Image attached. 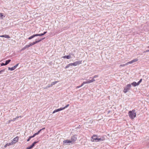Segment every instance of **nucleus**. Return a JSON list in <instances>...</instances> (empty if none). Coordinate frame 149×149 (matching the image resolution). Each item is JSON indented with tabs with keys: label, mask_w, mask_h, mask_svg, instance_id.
I'll return each mask as SVG.
<instances>
[{
	"label": "nucleus",
	"mask_w": 149,
	"mask_h": 149,
	"mask_svg": "<svg viewBox=\"0 0 149 149\" xmlns=\"http://www.w3.org/2000/svg\"><path fill=\"white\" fill-rule=\"evenodd\" d=\"M69 106V104H68L65 107H64V108H65V109L66 108L68 107Z\"/></svg>",
	"instance_id": "c9c22d12"
},
{
	"label": "nucleus",
	"mask_w": 149,
	"mask_h": 149,
	"mask_svg": "<svg viewBox=\"0 0 149 149\" xmlns=\"http://www.w3.org/2000/svg\"><path fill=\"white\" fill-rule=\"evenodd\" d=\"M25 48V49H26V48H27V47H26V45L24 47Z\"/></svg>",
	"instance_id": "13d9d810"
},
{
	"label": "nucleus",
	"mask_w": 149,
	"mask_h": 149,
	"mask_svg": "<svg viewBox=\"0 0 149 149\" xmlns=\"http://www.w3.org/2000/svg\"><path fill=\"white\" fill-rule=\"evenodd\" d=\"M77 137H76L74 135L71 137L70 140L72 143L75 141L77 140Z\"/></svg>",
	"instance_id": "423d86ee"
},
{
	"label": "nucleus",
	"mask_w": 149,
	"mask_h": 149,
	"mask_svg": "<svg viewBox=\"0 0 149 149\" xmlns=\"http://www.w3.org/2000/svg\"><path fill=\"white\" fill-rule=\"evenodd\" d=\"M43 35V33L39 34H36V36H41Z\"/></svg>",
	"instance_id": "bb28decb"
},
{
	"label": "nucleus",
	"mask_w": 149,
	"mask_h": 149,
	"mask_svg": "<svg viewBox=\"0 0 149 149\" xmlns=\"http://www.w3.org/2000/svg\"><path fill=\"white\" fill-rule=\"evenodd\" d=\"M30 47V46L29 45H26V47L28 48V47Z\"/></svg>",
	"instance_id": "c03bdc74"
},
{
	"label": "nucleus",
	"mask_w": 149,
	"mask_h": 149,
	"mask_svg": "<svg viewBox=\"0 0 149 149\" xmlns=\"http://www.w3.org/2000/svg\"><path fill=\"white\" fill-rule=\"evenodd\" d=\"M58 82V81H54V82H53L52 83H51V84L52 85V86L53 85H55V84H56Z\"/></svg>",
	"instance_id": "393cba45"
},
{
	"label": "nucleus",
	"mask_w": 149,
	"mask_h": 149,
	"mask_svg": "<svg viewBox=\"0 0 149 149\" xmlns=\"http://www.w3.org/2000/svg\"><path fill=\"white\" fill-rule=\"evenodd\" d=\"M80 87V86H77L76 87V88H78Z\"/></svg>",
	"instance_id": "a18cd8bd"
},
{
	"label": "nucleus",
	"mask_w": 149,
	"mask_h": 149,
	"mask_svg": "<svg viewBox=\"0 0 149 149\" xmlns=\"http://www.w3.org/2000/svg\"><path fill=\"white\" fill-rule=\"evenodd\" d=\"M12 145V143H6L4 146L5 148H6L7 146H9L10 145Z\"/></svg>",
	"instance_id": "2eb2a0df"
},
{
	"label": "nucleus",
	"mask_w": 149,
	"mask_h": 149,
	"mask_svg": "<svg viewBox=\"0 0 149 149\" xmlns=\"http://www.w3.org/2000/svg\"><path fill=\"white\" fill-rule=\"evenodd\" d=\"M63 58H66L68 59H69L71 58V56L70 55L65 56L63 57Z\"/></svg>",
	"instance_id": "9d476101"
},
{
	"label": "nucleus",
	"mask_w": 149,
	"mask_h": 149,
	"mask_svg": "<svg viewBox=\"0 0 149 149\" xmlns=\"http://www.w3.org/2000/svg\"><path fill=\"white\" fill-rule=\"evenodd\" d=\"M98 77V75H95V76H93V78H92V79L91 80H94V81H93L92 82H93L95 80L94 79V78H97V77Z\"/></svg>",
	"instance_id": "ddd939ff"
},
{
	"label": "nucleus",
	"mask_w": 149,
	"mask_h": 149,
	"mask_svg": "<svg viewBox=\"0 0 149 149\" xmlns=\"http://www.w3.org/2000/svg\"><path fill=\"white\" fill-rule=\"evenodd\" d=\"M132 62L133 63L135 62H136L137 61H138V59L137 58H135L133 60H132Z\"/></svg>",
	"instance_id": "b1692460"
},
{
	"label": "nucleus",
	"mask_w": 149,
	"mask_h": 149,
	"mask_svg": "<svg viewBox=\"0 0 149 149\" xmlns=\"http://www.w3.org/2000/svg\"><path fill=\"white\" fill-rule=\"evenodd\" d=\"M11 61V60L10 59H9L8 60H6V61L5 63V65H7L8 64L9 62Z\"/></svg>",
	"instance_id": "6ab92c4d"
},
{
	"label": "nucleus",
	"mask_w": 149,
	"mask_h": 149,
	"mask_svg": "<svg viewBox=\"0 0 149 149\" xmlns=\"http://www.w3.org/2000/svg\"><path fill=\"white\" fill-rule=\"evenodd\" d=\"M35 44V43H34V42H33L32 43H30V44H29V45H30V46H31L34 45Z\"/></svg>",
	"instance_id": "c756f323"
},
{
	"label": "nucleus",
	"mask_w": 149,
	"mask_h": 149,
	"mask_svg": "<svg viewBox=\"0 0 149 149\" xmlns=\"http://www.w3.org/2000/svg\"><path fill=\"white\" fill-rule=\"evenodd\" d=\"M18 117H19H19H21V116H18Z\"/></svg>",
	"instance_id": "680f3d73"
},
{
	"label": "nucleus",
	"mask_w": 149,
	"mask_h": 149,
	"mask_svg": "<svg viewBox=\"0 0 149 149\" xmlns=\"http://www.w3.org/2000/svg\"><path fill=\"white\" fill-rule=\"evenodd\" d=\"M19 64H16L13 67V68H14L15 69L16 68H17V66Z\"/></svg>",
	"instance_id": "2f4dec72"
},
{
	"label": "nucleus",
	"mask_w": 149,
	"mask_h": 149,
	"mask_svg": "<svg viewBox=\"0 0 149 149\" xmlns=\"http://www.w3.org/2000/svg\"><path fill=\"white\" fill-rule=\"evenodd\" d=\"M47 33V31L44 32L43 34V35H44L45 34H46Z\"/></svg>",
	"instance_id": "09e8293b"
},
{
	"label": "nucleus",
	"mask_w": 149,
	"mask_h": 149,
	"mask_svg": "<svg viewBox=\"0 0 149 149\" xmlns=\"http://www.w3.org/2000/svg\"><path fill=\"white\" fill-rule=\"evenodd\" d=\"M131 84V85H132L134 86H138L137 83L135 82H133Z\"/></svg>",
	"instance_id": "f8f14e48"
},
{
	"label": "nucleus",
	"mask_w": 149,
	"mask_h": 149,
	"mask_svg": "<svg viewBox=\"0 0 149 149\" xmlns=\"http://www.w3.org/2000/svg\"><path fill=\"white\" fill-rule=\"evenodd\" d=\"M31 139V138H30V136H29V139L27 140V141H29Z\"/></svg>",
	"instance_id": "37998d69"
},
{
	"label": "nucleus",
	"mask_w": 149,
	"mask_h": 149,
	"mask_svg": "<svg viewBox=\"0 0 149 149\" xmlns=\"http://www.w3.org/2000/svg\"><path fill=\"white\" fill-rule=\"evenodd\" d=\"M34 137L35 136H34V135H33V136H30V138H33V137Z\"/></svg>",
	"instance_id": "4c0bfd02"
},
{
	"label": "nucleus",
	"mask_w": 149,
	"mask_h": 149,
	"mask_svg": "<svg viewBox=\"0 0 149 149\" xmlns=\"http://www.w3.org/2000/svg\"><path fill=\"white\" fill-rule=\"evenodd\" d=\"M82 61H77L73 63H71L72 66H76L81 63Z\"/></svg>",
	"instance_id": "39448f33"
},
{
	"label": "nucleus",
	"mask_w": 149,
	"mask_h": 149,
	"mask_svg": "<svg viewBox=\"0 0 149 149\" xmlns=\"http://www.w3.org/2000/svg\"><path fill=\"white\" fill-rule=\"evenodd\" d=\"M60 111V110L59 109H56L53 112V113H54L56 112H58L59 111Z\"/></svg>",
	"instance_id": "a211bd4d"
},
{
	"label": "nucleus",
	"mask_w": 149,
	"mask_h": 149,
	"mask_svg": "<svg viewBox=\"0 0 149 149\" xmlns=\"http://www.w3.org/2000/svg\"><path fill=\"white\" fill-rule=\"evenodd\" d=\"M80 87H82V86L81 85H80Z\"/></svg>",
	"instance_id": "052dcab7"
},
{
	"label": "nucleus",
	"mask_w": 149,
	"mask_h": 149,
	"mask_svg": "<svg viewBox=\"0 0 149 149\" xmlns=\"http://www.w3.org/2000/svg\"><path fill=\"white\" fill-rule=\"evenodd\" d=\"M94 80H88L87 81H84L83 82V83L81 84V85L82 86H83V85L85 84H90L91 83H92V82L94 81Z\"/></svg>",
	"instance_id": "7ed1b4c3"
},
{
	"label": "nucleus",
	"mask_w": 149,
	"mask_h": 149,
	"mask_svg": "<svg viewBox=\"0 0 149 149\" xmlns=\"http://www.w3.org/2000/svg\"><path fill=\"white\" fill-rule=\"evenodd\" d=\"M35 145V144L33 143L31 146L33 147Z\"/></svg>",
	"instance_id": "ea45409f"
},
{
	"label": "nucleus",
	"mask_w": 149,
	"mask_h": 149,
	"mask_svg": "<svg viewBox=\"0 0 149 149\" xmlns=\"http://www.w3.org/2000/svg\"><path fill=\"white\" fill-rule=\"evenodd\" d=\"M0 37H4V35L0 36Z\"/></svg>",
	"instance_id": "603ef678"
},
{
	"label": "nucleus",
	"mask_w": 149,
	"mask_h": 149,
	"mask_svg": "<svg viewBox=\"0 0 149 149\" xmlns=\"http://www.w3.org/2000/svg\"><path fill=\"white\" fill-rule=\"evenodd\" d=\"M149 52V50H147L144 51V53H146V52Z\"/></svg>",
	"instance_id": "e433bc0d"
},
{
	"label": "nucleus",
	"mask_w": 149,
	"mask_h": 149,
	"mask_svg": "<svg viewBox=\"0 0 149 149\" xmlns=\"http://www.w3.org/2000/svg\"><path fill=\"white\" fill-rule=\"evenodd\" d=\"M35 145V144L33 143L31 146L33 147Z\"/></svg>",
	"instance_id": "a19ab883"
},
{
	"label": "nucleus",
	"mask_w": 149,
	"mask_h": 149,
	"mask_svg": "<svg viewBox=\"0 0 149 149\" xmlns=\"http://www.w3.org/2000/svg\"><path fill=\"white\" fill-rule=\"evenodd\" d=\"M35 145V144L33 143L31 146L33 147Z\"/></svg>",
	"instance_id": "58836bf2"
},
{
	"label": "nucleus",
	"mask_w": 149,
	"mask_h": 149,
	"mask_svg": "<svg viewBox=\"0 0 149 149\" xmlns=\"http://www.w3.org/2000/svg\"><path fill=\"white\" fill-rule=\"evenodd\" d=\"M18 138H19L18 136H16L13 139L12 141L11 142L12 143V145L18 141Z\"/></svg>",
	"instance_id": "20e7f679"
},
{
	"label": "nucleus",
	"mask_w": 149,
	"mask_h": 149,
	"mask_svg": "<svg viewBox=\"0 0 149 149\" xmlns=\"http://www.w3.org/2000/svg\"><path fill=\"white\" fill-rule=\"evenodd\" d=\"M38 142L37 141H35L33 142V143L35 144H36V143H37Z\"/></svg>",
	"instance_id": "864d4df0"
},
{
	"label": "nucleus",
	"mask_w": 149,
	"mask_h": 149,
	"mask_svg": "<svg viewBox=\"0 0 149 149\" xmlns=\"http://www.w3.org/2000/svg\"><path fill=\"white\" fill-rule=\"evenodd\" d=\"M35 36H36V34L33 35L28 38L29 40H31Z\"/></svg>",
	"instance_id": "4468645a"
},
{
	"label": "nucleus",
	"mask_w": 149,
	"mask_h": 149,
	"mask_svg": "<svg viewBox=\"0 0 149 149\" xmlns=\"http://www.w3.org/2000/svg\"><path fill=\"white\" fill-rule=\"evenodd\" d=\"M45 129V127L42 128V129H41V130H44Z\"/></svg>",
	"instance_id": "4d7b16f0"
},
{
	"label": "nucleus",
	"mask_w": 149,
	"mask_h": 149,
	"mask_svg": "<svg viewBox=\"0 0 149 149\" xmlns=\"http://www.w3.org/2000/svg\"><path fill=\"white\" fill-rule=\"evenodd\" d=\"M128 115L130 118L131 119H134L136 116V113L135 110H132L128 112Z\"/></svg>",
	"instance_id": "f257e3e1"
},
{
	"label": "nucleus",
	"mask_w": 149,
	"mask_h": 149,
	"mask_svg": "<svg viewBox=\"0 0 149 149\" xmlns=\"http://www.w3.org/2000/svg\"><path fill=\"white\" fill-rule=\"evenodd\" d=\"M131 87V85L130 84H127L124 87L123 92L124 93H126L130 89Z\"/></svg>",
	"instance_id": "f03ea898"
},
{
	"label": "nucleus",
	"mask_w": 149,
	"mask_h": 149,
	"mask_svg": "<svg viewBox=\"0 0 149 149\" xmlns=\"http://www.w3.org/2000/svg\"><path fill=\"white\" fill-rule=\"evenodd\" d=\"M133 63V62H132V60L131 61L127 62L126 63L127 64V65H128L129 64H132V63Z\"/></svg>",
	"instance_id": "cd10ccee"
},
{
	"label": "nucleus",
	"mask_w": 149,
	"mask_h": 149,
	"mask_svg": "<svg viewBox=\"0 0 149 149\" xmlns=\"http://www.w3.org/2000/svg\"><path fill=\"white\" fill-rule=\"evenodd\" d=\"M45 39V38H41L39 40H36V41H35L34 42V43H35V44H36V43H38V42H40V41H41L42 40L44 39Z\"/></svg>",
	"instance_id": "9b49d317"
},
{
	"label": "nucleus",
	"mask_w": 149,
	"mask_h": 149,
	"mask_svg": "<svg viewBox=\"0 0 149 149\" xmlns=\"http://www.w3.org/2000/svg\"><path fill=\"white\" fill-rule=\"evenodd\" d=\"M11 121H12V120H9L8 123H9Z\"/></svg>",
	"instance_id": "79ce46f5"
},
{
	"label": "nucleus",
	"mask_w": 149,
	"mask_h": 149,
	"mask_svg": "<svg viewBox=\"0 0 149 149\" xmlns=\"http://www.w3.org/2000/svg\"><path fill=\"white\" fill-rule=\"evenodd\" d=\"M4 37L7 38H10V36L6 34L4 35Z\"/></svg>",
	"instance_id": "f3484780"
},
{
	"label": "nucleus",
	"mask_w": 149,
	"mask_h": 149,
	"mask_svg": "<svg viewBox=\"0 0 149 149\" xmlns=\"http://www.w3.org/2000/svg\"><path fill=\"white\" fill-rule=\"evenodd\" d=\"M126 65H127V64L126 63L125 64L120 65L119 66L120 67H124Z\"/></svg>",
	"instance_id": "5701e85b"
},
{
	"label": "nucleus",
	"mask_w": 149,
	"mask_h": 149,
	"mask_svg": "<svg viewBox=\"0 0 149 149\" xmlns=\"http://www.w3.org/2000/svg\"><path fill=\"white\" fill-rule=\"evenodd\" d=\"M25 49V47H23V48L22 49V50H24V49Z\"/></svg>",
	"instance_id": "3c124183"
},
{
	"label": "nucleus",
	"mask_w": 149,
	"mask_h": 149,
	"mask_svg": "<svg viewBox=\"0 0 149 149\" xmlns=\"http://www.w3.org/2000/svg\"><path fill=\"white\" fill-rule=\"evenodd\" d=\"M42 130H39L38 132H39V133Z\"/></svg>",
	"instance_id": "8fccbe9b"
},
{
	"label": "nucleus",
	"mask_w": 149,
	"mask_h": 149,
	"mask_svg": "<svg viewBox=\"0 0 149 149\" xmlns=\"http://www.w3.org/2000/svg\"><path fill=\"white\" fill-rule=\"evenodd\" d=\"M47 88V86L46 87L44 88V89L47 88Z\"/></svg>",
	"instance_id": "5fc2aeb1"
},
{
	"label": "nucleus",
	"mask_w": 149,
	"mask_h": 149,
	"mask_svg": "<svg viewBox=\"0 0 149 149\" xmlns=\"http://www.w3.org/2000/svg\"><path fill=\"white\" fill-rule=\"evenodd\" d=\"M104 140V139L103 138H97V139H96L95 142H99L101 141H103Z\"/></svg>",
	"instance_id": "1a4fd4ad"
},
{
	"label": "nucleus",
	"mask_w": 149,
	"mask_h": 149,
	"mask_svg": "<svg viewBox=\"0 0 149 149\" xmlns=\"http://www.w3.org/2000/svg\"><path fill=\"white\" fill-rule=\"evenodd\" d=\"M52 86V85L51 84H49L48 85V86H47V88H49L50 87H51Z\"/></svg>",
	"instance_id": "473e14b6"
},
{
	"label": "nucleus",
	"mask_w": 149,
	"mask_h": 149,
	"mask_svg": "<svg viewBox=\"0 0 149 149\" xmlns=\"http://www.w3.org/2000/svg\"><path fill=\"white\" fill-rule=\"evenodd\" d=\"M15 69H14V68H13V67H12V68H10V67H8V70H10V71H13V70H15Z\"/></svg>",
	"instance_id": "aec40b11"
},
{
	"label": "nucleus",
	"mask_w": 149,
	"mask_h": 149,
	"mask_svg": "<svg viewBox=\"0 0 149 149\" xmlns=\"http://www.w3.org/2000/svg\"><path fill=\"white\" fill-rule=\"evenodd\" d=\"M36 133V135H38V134H39V132H37V133Z\"/></svg>",
	"instance_id": "49530a36"
},
{
	"label": "nucleus",
	"mask_w": 149,
	"mask_h": 149,
	"mask_svg": "<svg viewBox=\"0 0 149 149\" xmlns=\"http://www.w3.org/2000/svg\"><path fill=\"white\" fill-rule=\"evenodd\" d=\"M147 48H149V46H148V47H147Z\"/></svg>",
	"instance_id": "bf43d9fd"
},
{
	"label": "nucleus",
	"mask_w": 149,
	"mask_h": 149,
	"mask_svg": "<svg viewBox=\"0 0 149 149\" xmlns=\"http://www.w3.org/2000/svg\"><path fill=\"white\" fill-rule=\"evenodd\" d=\"M19 118V117H17L15 118H13V120H12V121H15V120H17V119Z\"/></svg>",
	"instance_id": "4be33fe9"
},
{
	"label": "nucleus",
	"mask_w": 149,
	"mask_h": 149,
	"mask_svg": "<svg viewBox=\"0 0 149 149\" xmlns=\"http://www.w3.org/2000/svg\"><path fill=\"white\" fill-rule=\"evenodd\" d=\"M5 16L3 15V14L2 13H0V17H1V19H3V17H4Z\"/></svg>",
	"instance_id": "dca6fc26"
},
{
	"label": "nucleus",
	"mask_w": 149,
	"mask_h": 149,
	"mask_svg": "<svg viewBox=\"0 0 149 149\" xmlns=\"http://www.w3.org/2000/svg\"><path fill=\"white\" fill-rule=\"evenodd\" d=\"M142 81V79H141L137 83L138 85H139L140 84L141 82Z\"/></svg>",
	"instance_id": "a878e982"
},
{
	"label": "nucleus",
	"mask_w": 149,
	"mask_h": 149,
	"mask_svg": "<svg viewBox=\"0 0 149 149\" xmlns=\"http://www.w3.org/2000/svg\"><path fill=\"white\" fill-rule=\"evenodd\" d=\"M63 143L64 144L67 145V144H69L70 143H72L70 140H67L64 141Z\"/></svg>",
	"instance_id": "6e6552de"
},
{
	"label": "nucleus",
	"mask_w": 149,
	"mask_h": 149,
	"mask_svg": "<svg viewBox=\"0 0 149 149\" xmlns=\"http://www.w3.org/2000/svg\"><path fill=\"white\" fill-rule=\"evenodd\" d=\"M5 65V63H2L1 64V66H3V65Z\"/></svg>",
	"instance_id": "f704fd0d"
},
{
	"label": "nucleus",
	"mask_w": 149,
	"mask_h": 149,
	"mask_svg": "<svg viewBox=\"0 0 149 149\" xmlns=\"http://www.w3.org/2000/svg\"><path fill=\"white\" fill-rule=\"evenodd\" d=\"M33 148V147L31 145L30 146L27 147L26 149H31L32 148Z\"/></svg>",
	"instance_id": "c85d7f7f"
},
{
	"label": "nucleus",
	"mask_w": 149,
	"mask_h": 149,
	"mask_svg": "<svg viewBox=\"0 0 149 149\" xmlns=\"http://www.w3.org/2000/svg\"><path fill=\"white\" fill-rule=\"evenodd\" d=\"M5 71V69H3L0 71V74H1L2 72H4Z\"/></svg>",
	"instance_id": "7c9ffc66"
},
{
	"label": "nucleus",
	"mask_w": 149,
	"mask_h": 149,
	"mask_svg": "<svg viewBox=\"0 0 149 149\" xmlns=\"http://www.w3.org/2000/svg\"><path fill=\"white\" fill-rule=\"evenodd\" d=\"M33 135H34V136H35L36 135V133H35V134Z\"/></svg>",
	"instance_id": "6e6d98bb"
},
{
	"label": "nucleus",
	"mask_w": 149,
	"mask_h": 149,
	"mask_svg": "<svg viewBox=\"0 0 149 149\" xmlns=\"http://www.w3.org/2000/svg\"><path fill=\"white\" fill-rule=\"evenodd\" d=\"M36 133V135H38V134H39V132H37V133Z\"/></svg>",
	"instance_id": "de8ad7c7"
},
{
	"label": "nucleus",
	"mask_w": 149,
	"mask_h": 149,
	"mask_svg": "<svg viewBox=\"0 0 149 149\" xmlns=\"http://www.w3.org/2000/svg\"><path fill=\"white\" fill-rule=\"evenodd\" d=\"M97 138V135H94L91 138V140L92 141H95L96 139Z\"/></svg>",
	"instance_id": "0eeeda50"
},
{
	"label": "nucleus",
	"mask_w": 149,
	"mask_h": 149,
	"mask_svg": "<svg viewBox=\"0 0 149 149\" xmlns=\"http://www.w3.org/2000/svg\"><path fill=\"white\" fill-rule=\"evenodd\" d=\"M65 109V108H64V107H61V108H59V109H60V111H61V110H63L64 109Z\"/></svg>",
	"instance_id": "72a5a7b5"
},
{
	"label": "nucleus",
	"mask_w": 149,
	"mask_h": 149,
	"mask_svg": "<svg viewBox=\"0 0 149 149\" xmlns=\"http://www.w3.org/2000/svg\"><path fill=\"white\" fill-rule=\"evenodd\" d=\"M72 64L71 63H70L69 64H68L65 67V69H66V68H68L69 67H70V66H72Z\"/></svg>",
	"instance_id": "412c9836"
}]
</instances>
